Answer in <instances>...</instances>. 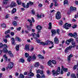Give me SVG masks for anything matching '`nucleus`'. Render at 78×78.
<instances>
[{
  "instance_id": "f257e3e1",
  "label": "nucleus",
  "mask_w": 78,
  "mask_h": 78,
  "mask_svg": "<svg viewBox=\"0 0 78 78\" xmlns=\"http://www.w3.org/2000/svg\"><path fill=\"white\" fill-rule=\"evenodd\" d=\"M36 28L37 30H38L37 32V34H35L34 33L32 34V36L33 37H34L36 39L37 38V37H39L40 36L39 34V33H41V30L42 29V27L40 25H38L36 27Z\"/></svg>"
},
{
  "instance_id": "f03ea898",
  "label": "nucleus",
  "mask_w": 78,
  "mask_h": 78,
  "mask_svg": "<svg viewBox=\"0 0 78 78\" xmlns=\"http://www.w3.org/2000/svg\"><path fill=\"white\" fill-rule=\"evenodd\" d=\"M60 67H58V69L57 70V71H55V70H52V72L53 73V75H59V74L60 73Z\"/></svg>"
},
{
  "instance_id": "7ed1b4c3",
  "label": "nucleus",
  "mask_w": 78,
  "mask_h": 78,
  "mask_svg": "<svg viewBox=\"0 0 78 78\" xmlns=\"http://www.w3.org/2000/svg\"><path fill=\"white\" fill-rule=\"evenodd\" d=\"M3 51L4 53H7L8 52V50L7 48H8V46L6 44H4L3 45Z\"/></svg>"
},
{
  "instance_id": "20e7f679",
  "label": "nucleus",
  "mask_w": 78,
  "mask_h": 78,
  "mask_svg": "<svg viewBox=\"0 0 78 78\" xmlns=\"http://www.w3.org/2000/svg\"><path fill=\"white\" fill-rule=\"evenodd\" d=\"M50 41L48 40L46 41L45 43L44 42H41L40 43V44L41 45H49L50 44Z\"/></svg>"
},
{
  "instance_id": "39448f33",
  "label": "nucleus",
  "mask_w": 78,
  "mask_h": 78,
  "mask_svg": "<svg viewBox=\"0 0 78 78\" xmlns=\"http://www.w3.org/2000/svg\"><path fill=\"white\" fill-rule=\"evenodd\" d=\"M72 47H73V46L72 45H70L68 47H67L65 50V53H67L68 51H69V50H71V48H72Z\"/></svg>"
},
{
  "instance_id": "423d86ee",
  "label": "nucleus",
  "mask_w": 78,
  "mask_h": 78,
  "mask_svg": "<svg viewBox=\"0 0 78 78\" xmlns=\"http://www.w3.org/2000/svg\"><path fill=\"white\" fill-rule=\"evenodd\" d=\"M55 17L58 20H59L61 19V13H60V12H57V14L55 16Z\"/></svg>"
},
{
  "instance_id": "0eeeda50",
  "label": "nucleus",
  "mask_w": 78,
  "mask_h": 78,
  "mask_svg": "<svg viewBox=\"0 0 78 78\" xmlns=\"http://www.w3.org/2000/svg\"><path fill=\"white\" fill-rule=\"evenodd\" d=\"M71 27V24H69L68 23H66L64 26L63 27L66 30H68L69 29V27Z\"/></svg>"
},
{
  "instance_id": "6e6552de",
  "label": "nucleus",
  "mask_w": 78,
  "mask_h": 78,
  "mask_svg": "<svg viewBox=\"0 0 78 78\" xmlns=\"http://www.w3.org/2000/svg\"><path fill=\"white\" fill-rule=\"evenodd\" d=\"M14 64L12 62H10L8 65V67L9 69H12L13 67Z\"/></svg>"
},
{
  "instance_id": "1a4fd4ad",
  "label": "nucleus",
  "mask_w": 78,
  "mask_h": 78,
  "mask_svg": "<svg viewBox=\"0 0 78 78\" xmlns=\"http://www.w3.org/2000/svg\"><path fill=\"white\" fill-rule=\"evenodd\" d=\"M51 32L52 33V36H55L56 35V30L52 29L51 30Z\"/></svg>"
},
{
  "instance_id": "9d476101",
  "label": "nucleus",
  "mask_w": 78,
  "mask_h": 78,
  "mask_svg": "<svg viewBox=\"0 0 78 78\" xmlns=\"http://www.w3.org/2000/svg\"><path fill=\"white\" fill-rule=\"evenodd\" d=\"M17 5L16 4V3L15 2H12L11 5H10V7H11V8H13L15 6H16Z\"/></svg>"
},
{
  "instance_id": "9b49d317",
  "label": "nucleus",
  "mask_w": 78,
  "mask_h": 78,
  "mask_svg": "<svg viewBox=\"0 0 78 78\" xmlns=\"http://www.w3.org/2000/svg\"><path fill=\"white\" fill-rule=\"evenodd\" d=\"M50 46L49 47V48H50V49H51L52 48H53L54 47V45H53V43L52 42V41H50Z\"/></svg>"
},
{
  "instance_id": "f8f14e48",
  "label": "nucleus",
  "mask_w": 78,
  "mask_h": 78,
  "mask_svg": "<svg viewBox=\"0 0 78 78\" xmlns=\"http://www.w3.org/2000/svg\"><path fill=\"white\" fill-rule=\"evenodd\" d=\"M28 75H30V76H34V73L31 72V70L30 69Z\"/></svg>"
},
{
  "instance_id": "ddd939ff",
  "label": "nucleus",
  "mask_w": 78,
  "mask_h": 78,
  "mask_svg": "<svg viewBox=\"0 0 78 78\" xmlns=\"http://www.w3.org/2000/svg\"><path fill=\"white\" fill-rule=\"evenodd\" d=\"M54 42L55 44H58L59 43V40L58 38L56 37H55L54 39Z\"/></svg>"
},
{
  "instance_id": "4468645a",
  "label": "nucleus",
  "mask_w": 78,
  "mask_h": 78,
  "mask_svg": "<svg viewBox=\"0 0 78 78\" xmlns=\"http://www.w3.org/2000/svg\"><path fill=\"white\" fill-rule=\"evenodd\" d=\"M29 45L26 44L25 47V50H29Z\"/></svg>"
},
{
  "instance_id": "2eb2a0df",
  "label": "nucleus",
  "mask_w": 78,
  "mask_h": 78,
  "mask_svg": "<svg viewBox=\"0 0 78 78\" xmlns=\"http://www.w3.org/2000/svg\"><path fill=\"white\" fill-rule=\"evenodd\" d=\"M71 57H73V55L72 54H70L68 57V60L69 61H70V58Z\"/></svg>"
},
{
  "instance_id": "dca6fc26",
  "label": "nucleus",
  "mask_w": 78,
  "mask_h": 78,
  "mask_svg": "<svg viewBox=\"0 0 78 78\" xmlns=\"http://www.w3.org/2000/svg\"><path fill=\"white\" fill-rule=\"evenodd\" d=\"M16 12V9L14 8L12 10L11 12L12 14H14L15 12Z\"/></svg>"
},
{
  "instance_id": "f3484780",
  "label": "nucleus",
  "mask_w": 78,
  "mask_h": 78,
  "mask_svg": "<svg viewBox=\"0 0 78 78\" xmlns=\"http://www.w3.org/2000/svg\"><path fill=\"white\" fill-rule=\"evenodd\" d=\"M76 8L75 7H73V6H71L70 7V9L72 11H75L76 9Z\"/></svg>"
},
{
  "instance_id": "a211bd4d",
  "label": "nucleus",
  "mask_w": 78,
  "mask_h": 78,
  "mask_svg": "<svg viewBox=\"0 0 78 78\" xmlns=\"http://www.w3.org/2000/svg\"><path fill=\"white\" fill-rule=\"evenodd\" d=\"M33 37H34V39H36V41H37V43L38 44H39V43H40V42H41V40H39L38 39H37L38 38H39V37H37V38H35V37H34L33 36Z\"/></svg>"
},
{
  "instance_id": "6ab92c4d",
  "label": "nucleus",
  "mask_w": 78,
  "mask_h": 78,
  "mask_svg": "<svg viewBox=\"0 0 78 78\" xmlns=\"http://www.w3.org/2000/svg\"><path fill=\"white\" fill-rule=\"evenodd\" d=\"M3 2V5H7L8 3V0H4Z\"/></svg>"
},
{
  "instance_id": "aec40b11",
  "label": "nucleus",
  "mask_w": 78,
  "mask_h": 78,
  "mask_svg": "<svg viewBox=\"0 0 78 78\" xmlns=\"http://www.w3.org/2000/svg\"><path fill=\"white\" fill-rule=\"evenodd\" d=\"M3 57L5 58V61L6 62L7 61V60H8V57L6 56V54H5L4 56H3Z\"/></svg>"
},
{
  "instance_id": "412c9836",
  "label": "nucleus",
  "mask_w": 78,
  "mask_h": 78,
  "mask_svg": "<svg viewBox=\"0 0 78 78\" xmlns=\"http://www.w3.org/2000/svg\"><path fill=\"white\" fill-rule=\"evenodd\" d=\"M32 58L33 59H36V58L37 57L36 56V55H35V54H34L32 55Z\"/></svg>"
},
{
  "instance_id": "4be33fe9",
  "label": "nucleus",
  "mask_w": 78,
  "mask_h": 78,
  "mask_svg": "<svg viewBox=\"0 0 78 78\" xmlns=\"http://www.w3.org/2000/svg\"><path fill=\"white\" fill-rule=\"evenodd\" d=\"M71 77L72 78H76V76H75V74L74 73H72L71 75Z\"/></svg>"
},
{
  "instance_id": "5701e85b",
  "label": "nucleus",
  "mask_w": 78,
  "mask_h": 78,
  "mask_svg": "<svg viewBox=\"0 0 78 78\" xmlns=\"http://www.w3.org/2000/svg\"><path fill=\"white\" fill-rule=\"evenodd\" d=\"M48 25H49L48 29H51V27H52L51 23H49L48 24Z\"/></svg>"
},
{
  "instance_id": "b1692460",
  "label": "nucleus",
  "mask_w": 78,
  "mask_h": 78,
  "mask_svg": "<svg viewBox=\"0 0 78 78\" xmlns=\"http://www.w3.org/2000/svg\"><path fill=\"white\" fill-rule=\"evenodd\" d=\"M16 2L18 5H20L22 3L21 1H20V0H17Z\"/></svg>"
},
{
  "instance_id": "393cba45",
  "label": "nucleus",
  "mask_w": 78,
  "mask_h": 78,
  "mask_svg": "<svg viewBox=\"0 0 78 78\" xmlns=\"http://www.w3.org/2000/svg\"><path fill=\"white\" fill-rule=\"evenodd\" d=\"M16 48L17 51H18L19 50V45H16Z\"/></svg>"
},
{
  "instance_id": "a878e982",
  "label": "nucleus",
  "mask_w": 78,
  "mask_h": 78,
  "mask_svg": "<svg viewBox=\"0 0 78 78\" xmlns=\"http://www.w3.org/2000/svg\"><path fill=\"white\" fill-rule=\"evenodd\" d=\"M59 24L60 25H62V24H63V22L62 21L60 20L59 22Z\"/></svg>"
},
{
  "instance_id": "bb28decb",
  "label": "nucleus",
  "mask_w": 78,
  "mask_h": 78,
  "mask_svg": "<svg viewBox=\"0 0 78 78\" xmlns=\"http://www.w3.org/2000/svg\"><path fill=\"white\" fill-rule=\"evenodd\" d=\"M77 36V34H76V33L75 32L73 34V37L76 38V37Z\"/></svg>"
},
{
  "instance_id": "cd10ccee",
  "label": "nucleus",
  "mask_w": 78,
  "mask_h": 78,
  "mask_svg": "<svg viewBox=\"0 0 78 78\" xmlns=\"http://www.w3.org/2000/svg\"><path fill=\"white\" fill-rule=\"evenodd\" d=\"M39 62H36L35 64L34 65V67H38L39 66Z\"/></svg>"
},
{
  "instance_id": "c85d7f7f",
  "label": "nucleus",
  "mask_w": 78,
  "mask_h": 78,
  "mask_svg": "<svg viewBox=\"0 0 78 78\" xmlns=\"http://www.w3.org/2000/svg\"><path fill=\"white\" fill-rule=\"evenodd\" d=\"M72 44L73 46V47H75L76 46V44H75V42L74 41L72 42Z\"/></svg>"
},
{
  "instance_id": "c756f323",
  "label": "nucleus",
  "mask_w": 78,
  "mask_h": 78,
  "mask_svg": "<svg viewBox=\"0 0 78 78\" xmlns=\"http://www.w3.org/2000/svg\"><path fill=\"white\" fill-rule=\"evenodd\" d=\"M13 24L15 27H16L17 26V22L16 21H14L13 22Z\"/></svg>"
},
{
  "instance_id": "7c9ffc66",
  "label": "nucleus",
  "mask_w": 78,
  "mask_h": 78,
  "mask_svg": "<svg viewBox=\"0 0 78 78\" xmlns=\"http://www.w3.org/2000/svg\"><path fill=\"white\" fill-rule=\"evenodd\" d=\"M1 27L2 28H6V24L4 23H3L1 24Z\"/></svg>"
},
{
  "instance_id": "2f4dec72",
  "label": "nucleus",
  "mask_w": 78,
  "mask_h": 78,
  "mask_svg": "<svg viewBox=\"0 0 78 78\" xmlns=\"http://www.w3.org/2000/svg\"><path fill=\"white\" fill-rule=\"evenodd\" d=\"M16 40L18 42H20V39L19 37H16Z\"/></svg>"
},
{
  "instance_id": "473e14b6",
  "label": "nucleus",
  "mask_w": 78,
  "mask_h": 78,
  "mask_svg": "<svg viewBox=\"0 0 78 78\" xmlns=\"http://www.w3.org/2000/svg\"><path fill=\"white\" fill-rule=\"evenodd\" d=\"M64 5H68V1L67 0H65L64 2Z\"/></svg>"
},
{
  "instance_id": "72a5a7b5",
  "label": "nucleus",
  "mask_w": 78,
  "mask_h": 78,
  "mask_svg": "<svg viewBox=\"0 0 78 78\" xmlns=\"http://www.w3.org/2000/svg\"><path fill=\"white\" fill-rule=\"evenodd\" d=\"M10 33V30H8L7 31H5V34H7L8 33Z\"/></svg>"
},
{
  "instance_id": "f704fd0d",
  "label": "nucleus",
  "mask_w": 78,
  "mask_h": 78,
  "mask_svg": "<svg viewBox=\"0 0 78 78\" xmlns=\"http://www.w3.org/2000/svg\"><path fill=\"white\" fill-rule=\"evenodd\" d=\"M51 61L50 60H49L48 63V66H51Z\"/></svg>"
},
{
  "instance_id": "c9c22d12",
  "label": "nucleus",
  "mask_w": 78,
  "mask_h": 78,
  "mask_svg": "<svg viewBox=\"0 0 78 78\" xmlns=\"http://www.w3.org/2000/svg\"><path fill=\"white\" fill-rule=\"evenodd\" d=\"M31 60V57L30 56L28 58L27 61L28 62H30Z\"/></svg>"
},
{
  "instance_id": "e433bc0d",
  "label": "nucleus",
  "mask_w": 78,
  "mask_h": 78,
  "mask_svg": "<svg viewBox=\"0 0 78 78\" xmlns=\"http://www.w3.org/2000/svg\"><path fill=\"white\" fill-rule=\"evenodd\" d=\"M70 41H69V40H67L66 41V44H67V45H69V44L70 43Z\"/></svg>"
},
{
  "instance_id": "4c0bfd02",
  "label": "nucleus",
  "mask_w": 78,
  "mask_h": 78,
  "mask_svg": "<svg viewBox=\"0 0 78 78\" xmlns=\"http://www.w3.org/2000/svg\"><path fill=\"white\" fill-rule=\"evenodd\" d=\"M41 78H45V75L44 74H41V76L40 77Z\"/></svg>"
},
{
  "instance_id": "58836bf2",
  "label": "nucleus",
  "mask_w": 78,
  "mask_h": 78,
  "mask_svg": "<svg viewBox=\"0 0 78 78\" xmlns=\"http://www.w3.org/2000/svg\"><path fill=\"white\" fill-rule=\"evenodd\" d=\"M25 56L26 58H28V56H29V54H28L27 53H25Z\"/></svg>"
},
{
  "instance_id": "ea45409f",
  "label": "nucleus",
  "mask_w": 78,
  "mask_h": 78,
  "mask_svg": "<svg viewBox=\"0 0 78 78\" xmlns=\"http://www.w3.org/2000/svg\"><path fill=\"white\" fill-rule=\"evenodd\" d=\"M20 62L23 63L25 62V60H24V59H23V58H21L20 59Z\"/></svg>"
},
{
  "instance_id": "a19ab883",
  "label": "nucleus",
  "mask_w": 78,
  "mask_h": 78,
  "mask_svg": "<svg viewBox=\"0 0 78 78\" xmlns=\"http://www.w3.org/2000/svg\"><path fill=\"white\" fill-rule=\"evenodd\" d=\"M38 58L41 59H44V57L42 55H38Z\"/></svg>"
},
{
  "instance_id": "79ce46f5",
  "label": "nucleus",
  "mask_w": 78,
  "mask_h": 78,
  "mask_svg": "<svg viewBox=\"0 0 78 78\" xmlns=\"http://www.w3.org/2000/svg\"><path fill=\"white\" fill-rule=\"evenodd\" d=\"M62 70L64 72H67V68H64V69H62Z\"/></svg>"
},
{
  "instance_id": "37998d69",
  "label": "nucleus",
  "mask_w": 78,
  "mask_h": 78,
  "mask_svg": "<svg viewBox=\"0 0 78 78\" xmlns=\"http://www.w3.org/2000/svg\"><path fill=\"white\" fill-rule=\"evenodd\" d=\"M27 21H28V22H29L30 23H33V22H32V21L30 19H28L27 20Z\"/></svg>"
},
{
  "instance_id": "c03bdc74",
  "label": "nucleus",
  "mask_w": 78,
  "mask_h": 78,
  "mask_svg": "<svg viewBox=\"0 0 78 78\" xmlns=\"http://www.w3.org/2000/svg\"><path fill=\"white\" fill-rule=\"evenodd\" d=\"M51 62L54 64H56V62L55 60H53Z\"/></svg>"
},
{
  "instance_id": "a18cd8bd",
  "label": "nucleus",
  "mask_w": 78,
  "mask_h": 78,
  "mask_svg": "<svg viewBox=\"0 0 78 78\" xmlns=\"http://www.w3.org/2000/svg\"><path fill=\"white\" fill-rule=\"evenodd\" d=\"M31 12L33 14H34H34H35V11L34 9H32L31 10Z\"/></svg>"
},
{
  "instance_id": "49530a36",
  "label": "nucleus",
  "mask_w": 78,
  "mask_h": 78,
  "mask_svg": "<svg viewBox=\"0 0 78 78\" xmlns=\"http://www.w3.org/2000/svg\"><path fill=\"white\" fill-rule=\"evenodd\" d=\"M27 28H28L27 30L29 31L30 30H31V27H29V25H27Z\"/></svg>"
},
{
  "instance_id": "de8ad7c7",
  "label": "nucleus",
  "mask_w": 78,
  "mask_h": 78,
  "mask_svg": "<svg viewBox=\"0 0 78 78\" xmlns=\"http://www.w3.org/2000/svg\"><path fill=\"white\" fill-rule=\"evenodd\" d=\"M54 6H58L59 5H58V3L56 2H54Z\"/></svg>"
},
{
  "instance_id": "09e8293b",
  "label": "nucleus",
  "mask_w": 78,
  "mask_h": 78,
  "mask_svg": "<svg viewBox=\"0 0 78 78\" xmlns=\"http://www.w3.org/2000/svg\"><path fill=\"white\" fill-rule=\"evenodd\" d=\"M42 5L40 3L38 5V8H41L42 6Z\"/></svg>"
},
{
  "instance_id": "8fccbe9b",
  "label": "nucleus",
  "mask_w": 78,
  "mask_h": 78,
  "mask_svg": "<svg viewBox=\"0 0 78 78\" xmlns=\"http://www.w3.org/2000/svg\"><path fill=\"white\" fill-rule=\"evenodd\" d=\"M77 67H78L76 65H74V66L73 67V68L74 70H75V69H76V68H77Z\"/></svg>"
},
{
  "instance_id": "3c124183",
  "label": "nucleus",
  "mask_w": 78,
  "mask_h": 78,
  "mask_svg": "<svg viewBox=\"0 0 78 78\" xmlns=\"http://www.w3.org/2000/svg\"><path fill=\"white\" fill-rule=\"evenodd\" d=\"M2 47H3V44L2 43H0V48H2Z\"/></svg>"
},
{
  "instance_id": "603ef678",
  "label": "nucleus",
  "mask_w": 78,
  "mask_h": 78,
  "mask_svg": "<svg viewBox=\"0 0 78 78\" xmlns=\"http://www.w3.org/2000/svg\"><path fill=\"white\" fill-rule=\"evenodd\" d=\"M20 77L21 78H23L25 76H24V75L23 74H20Z\"/></svg>"
},
{
  "instance_id": "864d4df0",
  "label": "nucleus",
  "mask_w": 78,
  "mask_h": 78,
  "mask_svg": "<svg viewBox=\"0 0 78 78\" xmlns=\"http://www.w3.org/2000/svg\"><path fill=\"white\" fill-rule=\"evenodd\" d=\"M3 41L6 43H7V42H8V40L6 39H4Z\"/></svg>"
},
{
  "instance_id": "5fc2aeb1",
  "label": "nucleus",
  "mask_w": 78,
  "mask_h": 78,
  "mask_svg": "<svg viewBox=\"0 0 78 78\" xmlns=\"http://www.w3.org/2000/svg\"><path fill=\"white\" fill-rule=\"evenodd\" d=\"M41 15H39V14H37V17L39 18H41Z\"/></svg>"
},
{
  "instance_id": "6e6d98bb",
  "label": "nucleus",
  "mask_w": 78,
  "mask_h": 78,
  "mask_svg": "<svg viewBox=\"0 0 78 78\" xmlns=\"http://www.w3.org/2000/svg\"><path fill=\"white\" fill-rule=\"evenodd\" d=\"M41 77V76H40V75L39 74H37V78H39Z\"/></svg>"
},
{
  "instance_id": "4d7b16f0",
  "label": "nucleus",
  "mask_w": 78,
  "mask_h": 78,
  "mask_svg": "<svg viewBox=\"0 0 78 78\" xmlns=\"http://www.w3.org/2000/svg\"><path fill=\"white\" fill-rule=\"evenodd\" d=\"M29 3V4H30V5H33L34 4V3H33V2H31V1H30Z\"/></svg>"
},
{
  "instance_id": "13d9d810",
  "label": "nucleus",
  "mask_w": 78,
  "mask_h": 78,
  "mask_svg": "<svg viewBox=\"0 0 78 78\" xmlns=\"http://www.w3.org/2000/svg\"><path fill=\"white\" fill-rule=\"evenodd\" d=\"M77 25L76 24H74V25L73 26V28H75L77 27Z\"/></svg>"
},
{
  "instance_id": "bf43d9fd",
  "label": "nucleus",
  "mask_w": 78,
  "mask_h": 78,
  "mask_svg": "<svg viewBox=\"0 0 78 78\" xmlns=\"http://www.w3.org/2000/svg\"><path fill=\"white\" fill-rule=\"evenodd\" d=\"M69 36H71V37H73V34L72 33H69L68 34Z\"/></svg>"
},
{
  "instance_id": "052dcab7",
  "label": "nucleus",
  "mask_w": 78,
  "mask_h": 78,
  "mask_svg": "<svg viewBox=\"0 0 78 78\" xmlns=\"http://www.w3.org/2000/svg\"><path fill=\"white\" fill-rule=\"evenodd\" d=\"M56 33L58 34H59V29H58L56 30Z\"/></svg>"
},
{
  "instance_id": "680f3d73",
  "label": "nucleus",
  "mask_w": 78,
  "mask_h": 78,
  "mask_svg": "<svg viewBox=\"0 0 78 78\" xmlns=\"http://www.w3.org/2000/svg\"><path fill=\"white\" fill-rule=\"evenodd\" d=\"M21 29V27H18L16 29V30L18 31H20V30Z\"/></svg>"
},
{
  "instance_id": "e2e57ef3",
  "label": "nucleus",
  "mask_w": 78,
  "mask_h": 78,
  "mask_svg": "<svg viewBox=\"0 0 78 78\" xmlns=\"http://www.w3.org/2000/svg\"><path fill=\"white\" fill-rule=\"evenodd\" d=\"M71 11H72V10H69L68 12H67L68 14H70V12H71Z\"/></svg>"
},
{
  "instance_id": "0e129e2a",
  "label": "nucleus",
  "mask_w": 78,
  "mask_h": 78,
  "mask_svg": "<svg viewBox=\"0 0 78 78\" xmlns=\"http://www.w3.org/2000/svg\"><path fill=\"white\" fill-rule=\"evenodd\" d=\"M9 37H10V36L9 35H7L5 36L6 38H9Z\"/></svg>"
},
{
  "instance_id": "69168bd1",
  "label": "nucleus",
  "mask_w": 78,
  "mask_h": 78,
  "mask_svg": "<svg viewBox=\"0 0 78 78\" xmlns=\"http://www.w3.org/2000/svg\"><path fill=\"white\" fill-rule=\"evenodd\" d=\"M22 6H23V8H26V6H25V3H23Z\"/></svg>"
},
{
  "instance_id": "338daca9",
  "label": "nucleus",
  "mask_w": 78,
  "mask_h": 78,
  "mask_svg": "<svg viewBox=\"0 0 78 78\" xmlns=\"http://www.w3.org/2000/svg\"><path fill=\"white\" fill-rule=\"evenodd\" d=\"M34 50V47H32L31 48H30V51H33V50Z\"/></svg>"
},
{
  "instance_id": "774afa93",
  "label": "nucleus",
  "mask_w": 78,
  "mask_h": 78,
  "mask_svg": "<svg viewBox=\"0 0 78 78\" xmlns=\"http://www.w3.org/2000/svg\"><path fill=\"white\" fill-rule=\"evenodd\" d=\"M29 3H28L27 4V5H26V7L27 8H28L29 7Z\"/></svg>"
}]
</instances>
